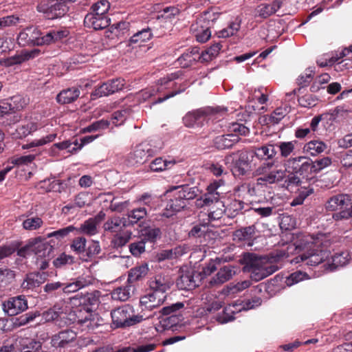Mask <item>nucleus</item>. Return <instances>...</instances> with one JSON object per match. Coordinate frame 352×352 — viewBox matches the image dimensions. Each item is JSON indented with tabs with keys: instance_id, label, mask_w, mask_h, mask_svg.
Listing matches in <instances>:
<instances>
[{
	"instance_id": "f257e3e1",
	"label": "nucleus",
	"mask_w": 352,
	"mask_h": 352,
	"mask_svg": "<svg viewBox=\"0 0 352 352\" xmlns=\"http://www.w3.org/2000/svg\"><path fill=\"white\" fill-rule=\"evenodd\" d=\"M277 154L274 144H267L260 147H255L252 150L251 157L255 156L260 160L265 162L256 170L258 175V185L273 184L283 181L287 177L286 170L273 168L274 162L269 160L273 159Z\"/></svg>"
},
{
	"instance_id": "f03ea898",
	"label": "nucleus",
	"mask_w": 352,
	"mask_h": 352,
	"mask_svg": "<svg viewBox=\"0 0 352 352\" xmlns=\"http://www.w3.org/2000/svg\"><path fill=\"white\" fill-rule=\"evenodd\" d=\"M68 34L69 31L66 29H54L43 33L38 27L29 26L19 32L16 40L21 47L42 46L59 41Z\"/></svg>"
},
{
	"instance_id": "7ed1b4c3",
	"label": "nucleus",
	"mask_w": 352,
	"mask_h": 352,
	"mask_svg": "<svg viewBox=\"0 0 352 352\" xmlns=\"http://www.w3.org/2000/svg\"><path fill=\"white\" fill-rule=\"evenodd\" d=\"M199 192L198 188L195 186L184 185L171 187L166 192V195L170 199L167 201L162 216L168 218L180 212L186 208L188 201L196 198Z\"/></svg>"
},
{
	"instance_id": "20e7f679",
	"label": "nucleus",
	"mask_w": 352,
	"mask_h": 352,
	"mask_svg": "<svg viewBox=\"0 0 352 352\" xmlns=\"http://www.w3.org/2000/svg\"><path fill=\"white\" fill-rule=\"evenodd\" d=\"M245 272L250 274V277L256 282L260 281L278 270V267L270 259L258 256L254 253H246L243 256Z\"/></svg>"
},
{
	"instance_id": "39448f33",
	"label": "nucleus",
	"mask_w": 352,
	"mask_h": 352,
	"mask_svg": "<svg viewBox=\"0 0 352 352\" xmlns=\"http://www.w3.org/2000/svg\"><path fill=\"white\" fill-rule=\"evenodd\" d=\"M109 8L110 3L107 0H100L94 3L90 8V12L85 17V25L96 30L109 27L110 19L107 14Z\"/></svg>"
},
{
	"instance_id": "423d86ee",
	"label": "nucleus",
	"mask_w": 352,
	"mask_h": 352,
	"mask_svg": "<svg viewBox=\"0 0 352 352\" xmlns=\"http://www.w3.org/2000/svg\"><path fill=\"white\" fill-rule=\"evenodd\" d=\"M111 316L112 318L111 327L118 329L135 325L144 320L149 318L151 315L146 316L145 314L135 315L133 308L126 305L112 310Z\"/></svg>"
},
{
	"instance_id": "0eeeda50",
	"label": "nucleus",
	"mask_w": 352,
	"mask_h": 352,
	"mask_svg": "<svg viewBox=\"0 0 352 352\" xmlns=\"http://www.w3.org/2000/svg\"><path fill=\"white\" fill-rule=\"evenodd\" d=\"M309 241V265H317L324 262L330 255V242L324 234L311 237Z\"/></svg>"
},
{
	"instance_id": "6e6552de",
	"label": "nucleus",
	"mask_w": 352,
	"mask_h": 352,
	"mask_svg": "<svg viewBox=\"0 0 352 352\" xmlns=\"http://www.w3.org/2000/svg\"><path fill=\"white\" fill-rule=\"evenodd\" d=\"M183 307L182 302H176L163 307L160 311L162 315L158 318L159 322L155 324L156 331L162 333L176 327L182 320L181 316L176 312Z\"/></svg>"
},
{
	"instance_id": "1a4fd4ad",
	"label": "nucleus",
	"mask_w": 352,
	"mask_h": 352,
	"mask_svg": "<svg viewBox=\"0 0 352 352\" xmlns=\"http://www.w3.org/2000/svg\"><path fill=\"white\" fill-rule=\"evenodd\" d=\"M72 0H47L46 4H41L37 7L40 12H43L47 19H55L65 16L69 11L68 3Z\"/></svg>"
},
{
	"instance_id": "9d476101",
	"label": "nucleus",
	"mask_w": 352,
	"mask_h": 352,
	"mask_svg": "<svg viewBox=\"0 0 352 352\" xmlns=\"http://www.w3.org/2000/svg\"><path fill=\"white\" fill-rule=\"evenodd\" d=\"M349 199L347 195H337L328 200L326 204V208L331 211L340 210L339 212L333 215L336 220H339L352 217V211L349 210Z\"/></svg>"
},
{
	"instance_id": "9b49d317",
	"label": "nucleus",
	"mask_w": 352,
	"mask_h": 352,
	"mask_svg": "<svg viewBox=\"0 0 352 352\" xmlns=\"http://www.w3.org/2000/svg\"><path fill=\"white\" fill-rule=\"evenodd\" d=\"M294 170L295 174L288 175L285 180L287 186L291 185L302 186V184L308 182V162L305 157H298L293 158Z\"/></svg>"
},
{
	"instance_id": "f8f14e48",
	"label": "nucleus",
	"mask_w": 352,
	"mask_h": 352,
	"mask_svg": "<svg viewBox=\"0 0 352 352\" xmlns=\"http://www.w3.org/2000/svg\"><path fill=\"white\" fill-rule=\"evenodd\" d=\"M217 109L214 111L210 108L199 109L188 112L183 118V122L187 127H201L209 120V116L217 113Z\"/></svg>"
},
{
	"instance_id": "ddd939ff",
	"label": "nucleus",
	"mask_w": 352,
	"mask_h": 352,
	"mask_svg": "<svg viewBox=\"0 0 352 352\" xmlns=\"http://www.w3.org/2000/svg\"><path fill=\"white\" fill-rule=\"evenodd\" d=\"M51 250V245L40 238L30 240L25 246L19 248L17 255L21 257H26L32 254L36 256H45V252H49Z\"/></svg>"
},
{
	"instance_id": "4468645a",
	"label": "nucleus",
	"mask_w": 352,
	"mask_h": 352,
	"mask_svg": "<svg viewBox=\"0 0 352 352\" xmlns=\"http://www.w3.org/2000/svg\"><path fill=\"white\" fill-rule=\"evenodd\" d=\"M28 308V300L23 295L10 297L2 302L3 311L8 316H16Z\"/></svg>"
},
{
	"instance_id": "2eb2a0df",
	"label": "nucleus",
	"mask_w": 352,
	"mask_h": 352,
	"mask_svg": "<svg viewBox=\"0 0 352 352\" xmlns=\"http://www.w3.org/2000/svg\"><path fill=\"white\" fill-rule=\"evenodd\" d=\"M201 279V274L194 270H182L176 281L177 287L182 290H191L199 286Z\"/></svg>"
},
{
	"instance_id": "dca6fc26",
	"label": "nucleus",
	"mask_w": 352,
	"mask_h": 352,
	"mask_svg": "<svg viewBox=\"0 0 352 352\" xmlns=\"http://www.w3.org/2000/svg\"><path fill=\"white\" fill-rule=\"evenodd\" d=\"M148 216V211L144 206L133 208L129 210L124 216V227H131L138 225L140 228L144 226Z\"/></svg>"
},
{
	"instance_id": "f3484780",
	"label": "nucleus",
	"mask_w": 352,
	"mask_h": 352,
	"mask_svg": "<svg viewBox=\"0 0 352 352\" xmlns=\"http://www.w3.org/2000/svg\"><path fill=\"white\" fill-rule=\"evenodd\" d=\"M223 185L224 182L222 179L215 180L212 182L207 187V192L201 199L203 205L211 206L212 204H214V206H216L218 205V203H223L219 199L221 194H223L221 188Z\"/></svg>"
},
{
	"instance_id": "a211bd4d",
	"label": "nucleus",
	"mask_w": 352,
	"mask_h": 352,
	"mask_svg": "<svg viewBox=\"0 0 352 352\" xmlns=\"http://www.w3.org/2000/svg\"><path fill=\"white\" fill-rule=\"evenodd\" d=\"M153 150L148 144H140L128 156V162L131 165L142 164L149 157L153 156Z\"/></svg>"
},
{
	"instance_id": "6ab92c4d",
	"label": "nucleus",
	"mask_w": 352,
	"mask_h": 352,
	"mask_svg": "<svg viewBox=\"0 0 352 352\" xmlns=\"http://www.w3.org/2000/svg\"><path fill=\"white\" fill-rule=\"evenodd\" d=\"M220 16L219 13L212 11H206L203 12L195 22L190 26L191 32H200L201 30H210L214 23Z\"/></svg>"
},
{
	"instance_id": "aec40b11",
	"label": "nucleus",
	"mask_w": 352,
	"mask_h": 352,
	"mask_svg": "<svg viewBox=\"0 0 352 352\" xmlns=\"http://www.w3.org/2000/svg\"><path fill=\"white\" fill-rule=\"evenodd\" d=\"M124 80L122 78H115L107 80L95 89L92 93L93 96L102 97L113 94L120 90H122L124 86Z\"/></svg>"
},
{
	"instance_id": "412c9836",
	"label": "nucleus",
	"mask_w": 352,
	"mask_h": 352,
	"mask_svg": "<svg viewBox=\"0 0 352 352\" xmlns=\"http://www.w3.org/2000/svg\"><path fill=\"white\" fill-rule=\"evenodd\" d=\"M172 284L173 282L168 275L157 274L149 280L150 291L166 297V293L170 289Z\"/></svg>"
},
{
	"instance_id": "4be33fe9",
	"label": "nucleus",
	"mask_w": 352,
	"mask_h": 352,
	"mask_svg": "<svg viewBox=\"0 0 352 352\" xmlns=\"http://www.w3.org/2000/svg\"><path fill=\"white\" fill-rule=\"evenodd\" d=\"M166 296H161L150 291L140 298V304L142 311H151L158 307L164 302Z\"/></svg>"
},
{
	"instance_id": "5701e85b",
	"label": "nucleus",
	"mask_w": 352,
	"mask_h": 352,
	"mask_svg": "<svg viewBox=\"0 0 352 352\" xmlns=\"http://www.w3.org/2000/svg\"><path fill=\"white\" fill-rule=\"evenodd\" d=\"M241 138L236 134L228 133L227 134L216 136L213 140V146L218 150L231 148L234 144L239 142Z\"/></svg>"
},
{
	"instance_id": "b1692460",
	"label": "nucleus",
	"mask_w": 352,
	"mask_h": 352,
	"mask_svg": "<svg viewBox=\"0 0 352 352\" xmlns=\"http://www.w3.org/2000/svg\"><path fill=\"white\" fill-rule=\"evenodd\" d=\"M198 60L201 61V55L196 47L187 49L177 59V62L182 68H187Z\"/></svg>"
},
{
	"instance_id": "393cba45",
	"label": "nucleus",
	"mask_w": 352,
	"mask_h": 352,
	"mask_svg": "<svg viewBox=\"0 0 352 352\" xmlns=\"http://www.w3.org/2000/svg\"><path fill=\"white\" fill-rule=\"evenodd\" d=\"M47 277V274L45 272L28 274L21 283V288L26 290H32L45 283Z\"/></svg>"
},
{
	"instance_id": "a878e982",
	"label": "nucleus",
	"mask_w": 352,
	"mask_h": 352,
	"mask_svg": "<svg viewBox=\"0 0 352 352\" xmlns=\"http://www.w3.org/2000/svg\"><path fill=\"white\" fill-rule=\"evenodd\" d=\"M37 129V123L28 122L25 124H20L16 127L10 126L8 132L13 138L21 139L36 131Z\"/></svg>"
},
{
	"instance_id": "bb28decb",
	"label": "nucleus",
	"mask_w": 352,
	"mask_h": 352,
	"mask_svg": "<svg viewBox=\"0 0 352 352\" xmlns=\"http://www.w3.org/2000/svg\"><path fill=\"white\" fill-rule=\"evenodd\" d=\"M234 268L230 265L220 268L217 274L210 279V285L211 287L219 286L230 280L236 274Z\"/></svg>"
},
{
	"instance_id": "cd10ccee",
	"label": "nucleus",
	"mask_w": 352,
	"mask_h": 352,
	"mask_svg": "<svg viewBox=\"0 0 352 352\" xmlns=\"http://www.w3.org/2000/svg\"><path fill=\"white\" fill-rule=\"evenodd\" d=\"M76 338V334L74 331L66 329L53 336L51 343L54 347L64 348L68 344L74 341Z\"/></svg>"
},
{
	"instance_id": "c85d7f7f",
	"label": "nucleus",
	"mask_w": 352,
	"mask_h": 352,
	"mask_svg": "<svg viewBox=\"0 0 352 352\" xmlns=\"http://www.w3.org/2000/svg\"><path fill=\"white\" fill-rule=\"evenodd\" d=\"M250 153L241 152L239 158L234 162L232 171L235 176H241L246 174L249 170Z\"/></svg>"
},
{
	"instance_id": "c756f323",
	"label": "nucleus",
	"mask_w": 352,
	"mask_h": 352,
	"mask_svg": "<svg viewBox=\"0 0 352 352\" xmlns=\"http://www.w3.org/2000/svg\"><path fill=\"white\" fill-rule=\"evenodd\" d=\"M282 3L280 0H274L270 3H261L256 8L258 16L263 19H267L282 8Z\"/></svg>"
},
{
	"instance_id": "7c9ffc66",
	"label": "nucleus",
	"mask_w": 352,
	"mask_h": 352,
	"mask_svg": "<svg viewBox=\"0 0 352 352\" xmlns=\"http://www.w3.org/2000/svg\"><path fill=\"white\" fill-rule=\"evenodd\" d=\"M99 292L94 291L93 292H87L85 294L82 293L78 294L73 297V299L79 301V307H91V306L96 305L99 302Z\"/></svg>"
},
{
	"instance_id": "2f4dec72",
	"label": "nucleus",
	"mask_w": 352,
	"mask_h": 352,
	"mask_svg": "<svg viewBox=\"0 0 352 352\" xmlns=\"http://www.w3.org/2000/svg\"><path fill=\"white\" fill-rule=\"evenodd\" d=\"M129 23L126 21H120L111 25L107 32V36L111 39L114 37L118 38H123L129 30Z\"/></svg>"
},
{
	"instance_id": "473e14b6",
	"label": "nucleus",
	"mask_w": 352,
	"mask_h": 352,
	"mask_svg": "<svg viewBox=\"0 0 352 352\" xmlns=\"http://www.w3.org/2000/svg\"><path fill=\"white\" fill-rule=\"evenodd\" d=\"M80 91L77 87H72L61 91L56 96V100L60 104H69L79 97Z\"/></svg>"
},
{
	"instance_id": "72a5a7b5",
	"label": "nucleus",
	"mask_w": 352,
	"mask_h": 352,
	"mask_svg": "<svg viewBox=\"0 0 352 352\" xmlns=\"http://www.w3.org/2000/svg\"><path fill=\"white\" fill-rule=\"evenodd\" d=\"M241 306V304H233L226 307L222 314L217 317V320L221 324L232 321L235 318L234 315L243 310Z\"/></svg>"
},
{
	"instance_id": "f704fd0d",
	"label": "nucleus",
	"mask_w": 352,
	"mask_h": 352,
	"mask_svg": "<svg viewBox=\"0 0 352 352\" xmlns=\"http://www.w3.org/2000/svg\"><path fill=\"white\" fill-rule=\"evenodd\" d=\"M140 232L142 239L145 242L154 243L160 238L162 234L161 230L159 228L151 227L148 223L141 228Z\"/></svg>"
},
{
	"instance_id": "c9c22d12",
	"label": "nucleus",
	"mask_w": 352,
	"mask_h": 352,
	"mask_svg": "<svg viewBox=\"0 0 352 352\" xmlns=\"http://www.w3.org/2000/svg\"><path fill=\"white\" fill-rule=\"evenodd\" d=\"M176 163L175 160H163L162 157H157L149 165L151 171L161 172L170 168Z\"/></svg>"
},
{
	"instance_id": "e433bc0d",
	"label": "nucleus",
	"mask_w": 352,
	"mask_h": 352,
	"mask_svg": "<svg viewBox=\"0 0 352 352\" xmlns=\"http://www.w3.org/2000/svg\"><path fill=\"white\" fill-rule=\"evenodd\" d=\"M184 253V249L181 246H177L172 249L163 250L157 254V258L159 261L166 259L176 258Z\"/></svg>"
},
{
	"instance_id": "4c0bfd02",
	"label": "nucleus",
	"mask_w": 352,
	"mask_h": 352,
	"mask_svg": "<svg viewBox=\"0 0 352 352\" xmlns=\"http://www.w3.org/2000/svg\"><path fill=\"white\" fill-rule=\"evenodd\" d=\"M87 315L89 318H84L85 322L82 327L83 330L94 331L102 324L103 320L98 314L91 312L87 313Z\"/></svg>"
},
{
	"instance_id": "58836bf2",
	"label": "nucleus",
	"mask_w": 352,
	"mask_h": 352,
	"mask_svg": "<svg viewBox=\"0 0 352 352\" xmlns=\"http://www.w3.org/2000/svg\"><path fill=\"white\" fill-rule=\"evenodd\" d=\"M98 226L90 218L84 221L79 228L75 230L76 234H84L88 236H93L98 233Z\"/></svg>"
},
{
	"instance_id": "ea45409f",
	"label": "nucleus",
	"mask_w": 352,
	"mask_h": 352,
	"mask_svg": "<svg viewBox=\"0 0 352 352\" xmlns=\"http://www.w3.org/2000/svg\"><path fill=\"white\" fill-rule=\"evenodd\" d=\"M101 251L100 243L98 241L91 240L86 245L85 252L82 258L84 261H89L95 258Z\"/></svg>"
},
{
	"instance_id": "a19ab883",
	"label": "nucleus",
	"mask_w": 352,
	"mask_h": 352,
	"mask_svg": "<svg viewBox=\"0 0 352 352\" xmlns=\"http://www.w3.org/2000/svg\"><path fill=\"white\" fill-rule=\"evenodd\" d=\"M89 284V282L87 281L85 278L79 277L76 279L75 282L70 283H63V292L65 294L76 292L79 289L86 287Z\"/></svg>"
},
{
	"instance_id": "79ce46f5",
	"label": "nucleus",
	"mask_w": 352,
	"mask_h": 352,
	"mask_svg": "<svg viewBox=\"0 0 352 352\" xmlns=\"http://www.w3.org/2000/svg\"><path fill=\"white\" fill-rule=\"evenodd\" d=\"M124 217H112L104 223L105 231L116 232L124 227Z\"/></svg>"
},
{
	"instance_id": "37998d69",
	"label": "nucleus",
	"mask_w": 352,
	"mask_h": 352,
	"mask_svg": "<svg viewBox=\"0 0 352 352\" xmlns=\"http://www.w3.org/2000/svg\"><path fill=\"white\" fill-rule=\"evenodd\" d=\"M87 245V240L83 236L76 237L70 244L71 250L82 260Z\"/></svg>"
},
{
	"instance_id": "c03bdc74",
	"label": "nucleus",
	"mask_w": 352,
	"mask_h": 352,
	"mask_svg": "<svg viewBox=\"0 0 352 352\" xmlns=\"http://www.w3.org/2000/svg\"><path fill=\"white\" fill-rule=\"evenodd\" d=\"M148 271V268L146 264L131 269L128 276V281L133 283L140 280L147 274Z\"/></svg>"
},
{
	"instance_id": "a18cd8bd",
	"label": "nucleus",
	"mask_w": 352,
	"mask_h": 352,
	"mask_svg": "<svg viewBox=\"0 0 352 352\" xmlns=\"http://www.w3.org/2000/svg\"><path fill=\"white\" fill-rule=\"evenodd\" d=\"M350 259L351 256L347 251L336 254L332 256V263L329 265L330 270H333L338 267L344 266L349 263Z\"/></svg>"
},
{
	"instance_id": "49530a36",
	"label": "nucleus",
	"mask_w": 352,
	"mask_h": 352,
	"mask_svg": "<svg viewBox=\"0 0 352 352\" xmlns=\"http://www.w3.org/2000/svg\"><path fill=\"white\" fill-rule=\"evenodd\" d=\"M245 203L243 201L232 199L225 208L226 213L229 217L233 218L242 212Z\"/></svg>"
},
{
	"instance_id": "de8ad7c7",
	"label": "nucleus",
	"mask_w": 352,
	"mask_h": 352,
	"mask_svg": "<svg viewBox=\"0 0 352 352\" xmlns=\"http://www.w3.org/2000/svg\"><path fill=\"white\" fill-rule=\"evenodd\" d=\"M152 37L151 30L145 28L134 34L129 39V45L140 44L151 39Z\"/></svg>"
},
{
	"instance_id": "09e8293b",
	"label": "nucleus",
	"mask_w": 352,
	"mask_h": 352,
	"mask_svg": "<svg viewBox=\"0 0 352 352\" xmlns=\"http://www.w3.org/2000/svg\"><path fill=\"white\" fill-rule=\"evenodd\" d=\"M255 233V228L254 226H248L236 230L234 234V239L239 241H247L251 239Z\"/></svg>"
},
{
	"instance_id": "8fccbe9b",
	"label": "nucleus",
	"mask_w": 352,
	"mask_h": 352,
	"mask_svg": "<svg viewBox=\"0 0 352 352\" xmlns=\"http://www.w3.org/2000/svg\"><path fill=\"white\" fill-rule=\"evenodd\" d=\"M221 47L222 45L220 43H216L206 50L204 52H202L201 54V62H208L212 60V58H215L219 54Z\"/></svg>"
},
{
	"instance_id": "3c124183",
	"label": "nucleus",
	"mask_w": 352,
	"mask_h": 352,
	"mask_svg": "<svg viewBox=\"0 0 352 352\" xmlns=\"http://www.w3.org/2000/svg\"><path fill=\"white\" fill-rule=\"evenodd\" d=\"M111 296L113 300L120 301L127 300L131 296V286L120 287L113 289Z\"/></svg>"
},
{
	"instance_id": "603ef678",
	"label": "nucleus",
	"mask_w": 352,
	"mask_h": 352,
	"mask_svg": "<svg viewBox=\"0 0 352 352\" xmlns=\"http://www.w3.org/2000/svg\"><path fill=\"white\" fill-rule=\"evenodd\" d=\"M56 133H52V134L47 135L45 137H43L41 139L34 140L30 143L23 144L22 146V148L23 149H29V148H32L33 147L41 146L45 145L49 142L54 141V139L56 138Z\"/></svg>"
},
{
	"instance_id": "864d4df0",
	"label": "nucleus",
	"mask_w": 352,
	"mask_h": 352,
	"mask_svg": "<svg viewBox=\"0 0 352 352\" xmlns=\"http://www.w3.org/2000/svg\"><path fill=\"white\" fill-rule=\"evenodd\" d=\"M131 112L132 109L130 106L123 107L122 109L115 111L112 114V119L115 120L113 123L116 124H122L131 115Z\"/></svg>"
},
{
	"instance_id": "5fc2aeb1",
	"label": "nucleus",
	"mask_w": 352,
	"mask_h": 352,
	"mask_svg": "<svg viewBox=\"0 0 352 352\" xmlns=\"http://www.w3.org/2000/svg\"><path fill=\"white\" fill-rule=\"evenodd\" d=\"M54 248L51 245V250L49 252H45V256H36V265L40 270H45L49 265V261L53 257Z\"/></svg>"
},
{
	"instance_id": "6e6d98bb",
	"label": "nucleus",
	"mask_w": 352,
	"mask_h": 352,
	"mask_svg": "<svg viewBox=\"0 0 352 352\" xmlns=\"http://www.w3.org/2000/svg\"><path fill=\"white\" fill-rule=\"evenodd\" d=\"M14 271L9 268H0V285L6 286L11 283L15 278Z\"/></svg>"
},
{
	"instance_id": "4d7b16f0",
	"label": "nucleus",
	"mask_w": 352,
	"mask_h": 352,
	"mask_svg": "<svg viewBox=\"0 0 352 352\" xmlns=\"http://www.w3.org/2000/svg\"><path fill=\"white\" fill-rule=\"evenodd\" d=\"M288 111L285 107H278L276 108L270 116L268 117V123L270 124H278L279 122L285 118V116L287 114Z\"/></svg>"
},
{
	"instance_id": "13d9d810",
	"label": "nucleus",
	"mask_w": 352,
	"mask_h": 352,
	"mask_svg": "<svg viewBox=\"0 0 352 352\" xmlns=\"http://www.w3.org/2000/svg\"><path fill=\"white\" fill-rule=\"evenodd\" d=\"M76 230V227L74 226H69L67 227L48 233L47 237H55L58 240H61L68 236L69 233L75 232Z\"/></svg>"
},
{
	"instance_id": "bf43d9fd",
	"label": "nucleus",
	"mask_w": 352,
	"mask_h": 352,
	"mask_svg": "<svg viewBox=\"0 0 352 352\" xmlns=\"http://www.w3.org/2000/svg\"><path fill=\"white\" fill-rule=\"evenodd\" d=\"M240 24L237 22H232L227 28L218 32L217 34L219 38H227L233 36L239 31Z\"/></svg>"
},
{
	"instance_id": "052dcab7",
	"label": "nucleus",
	"mask_w": 352,
	"mask_h": 352,
	"mask_svg": "<svg viewBox=\"0 0 352 352\" xmlns=\"http://www.w3.org/2000/svg\"><path fill=\"white\" fill-rule=\"evenodd\" d=\"M78 144V140L74 141L65 140L61 142L56 143L53 145L54 147L57 148L59 150L67 149L69 153H74L78 151L77 145Z\"/></svg>"
},
{
	"instance_id": "680f3d73",
	"label": "nucleus",
	"mask_w": 352,
	"mask_h": 352,
	"mask_svg": "<svg viewBox=\"0 0 352 352\" xmlns=\"http://www.w3.org/2000/svg\"><path fill=\"white\" fill-rule=\"evenodd\" d=\"M25 61H26V60L25 59V55L22 50L20 54L6 58L1 61V63L6 67H11L14 65L21 64Z\"/></svg>"
},
{
	"instance_id": "e2e57ef3",
	"label": "nucleus",
	"mask_w": 352,
	"mask_h": 352,
	"mask_svg": "<svg viewBox=\"0 0 352 352\" xmlns=\"http://www.w3.org/2000/svg\"><path fill=\"white\" fill-rule=\"evenodd\" d=\"M228 132L236 134L238 137L239 135L246 136L249 135L250 129L243 124L233 122L230 125Z\"/></svg>"
},
{
	"instance_id": "0e129e2a",
	"label": "nucleus",
	"mask_w": 352,
	"mask_h": 352,
	"mask_svg": "<svg viewBox=\"0 0 352 352\" xmlns=\"http://www.w3.org/2000/svg\"><path fill=\"white\" fill-rule=\"evenodd\" d=\"M226 212V208L223 203H218V205L214 206L210 210L208 213L209 219L211 221L221 219Z\"/></svg>"
},
{
	"instance_id": "69168bd1",
	"label": "nucleus",
	"mask_w": 352,
	"mask_h": 352,
	"mask_svg": "<svg viewBox=\"0 0 352 352\" xmlns=\"http://www.w3.org/2000/svg\"><path fill=\"white\" fill-rule=\"evenodd\" d=\"M279 225L281 230H291L295 228L296 222V219L292 216L283 214Z\"/></svg>"
},
{
	"instance_id": "338daca9",
	"label": "nucleus",
	"mask_w": 352,
	"mask_h": 352,
	"mask_svg": "<svg viewBox=\"0 0 352 352\" xmlns=\"http://www.w3.org/2000/svg\"><path fill=\"white\" fill-rule=\"evenodd\" d=\"M330 76L326 73L318 76L313 82L310 87V90L311 91H318L321 87H322L323 85L327 84L330 80Z\"/></svg>"
},
{
	"instance_id": "774afa93",
	"label": "nucleus",
	"mask_w": 352,
	"mask_h": 352,
	"mask_svg": "<svg viewBox=\"0 0 352 352\" xmlns=\"http://www.w3.org/2000/svg\"><path fill=\"white\" fill-rule=\"evenodd\" d=\"M43 223V220L40 217H31L23 222V226L25 230H33L39 228Z\"/></svg>"
}]
</instances>
